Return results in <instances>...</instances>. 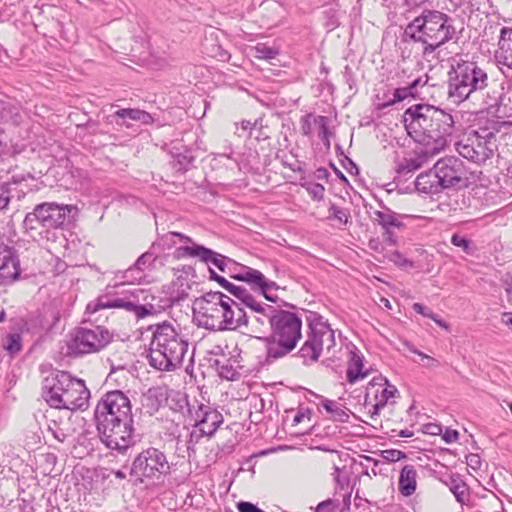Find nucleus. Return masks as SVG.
Masks as SVG:
<instances>
[{
	"label": "nucleus",
	"mask_w": 512,
	"mask_h": 512,
	"mask_svg": "<svg viewBox=\"0 0 512 512\" xmlns=\"http://www.w3.org/2000/svg\"><path fill=\"white\" fill-rule=\"evenodd\" d=\"M245 265L239 264L234 260H230L226 274L229 278L238 281V276L243 272Z\"/></svg>",
	"instance_id": "62"
},
{
	"label": "nucleus",
	"mask_w": 512,
	"mask_h": 512,
	"mask_svg": "<svg viewBox=\"0 0 512 512\" xmlns=\"http://www.w3.org/2000/svg\"><path fill=\"white\" fill-rule=\"evenodd\" d=\"M348 367L346 370V380L349 384H355L369 375V371H364L365 358L355 344L349 342Z\"/></svg>",
	"instance_id": "21"
},
{
	"label": "nucleus",
	"mask_w": 512,
	"mask_h": 512,
	"mask_svg": "<svg viewBox=\"0 0 512 512\" xmlns=\"http://www.w3.org/2000/svg\"><path fill=\"white\" fill-rule=\"evenodd\" d=\"M442 482L449 487L458 503L465 504L464 494L469 488L458 473L449 474L448 478L446 480H442Z\"/></svg>",
	"instance_id": "34"
},
{
	"label": "nucleus",
	"mask_w": 512,
	"mask_h": 512,
	"mask_svg": "<svg viewBox=\"0 0 512 512\" xmlns=\"http://www.w3.org/2000/svg\"><path fill=\"white\" fill-rule=\"evenodd\" d=\"M451 243L456 246L462 248L464 252L467 254H472L474 251L473 243L470 239L460 234H453L451 237Z\"/></svg>",
	"instance_id": "50"
},
{
	"label": "nucleus",
	"mask_w": 512,
	"mask_h": 512,
	"mask_svg": "<svg viewBox=\"0 0 512 512\" xmlns=\"http://www.w3.org/2000/svg\"><path fill=\"white\" fill-rule=\"evenodd\" d=\"M154 250L155 244H153L148 251L139 256L134 265L138 269H143V271L147 268L153 267L158 259V256Z\"/></svg>",
	"instance_id": "44"
},
{
	"label": "nucleus",
	"mask_w": 512,
	"mask_h": 512,
	"mask_svg": "<svg viewBox=\"0 0 512 512\" xmlns=\"http://www.w3.org/2000/svg\"><path fill=\"white\" fill-rule=\"evenodd\" d=\"M67 384L60 405H57L55 409H65L72 412L87 410L90 390L87 388L85 381L70 374Z\"/></svg>",
	"instance_id": "14"
},
{
	"label": "nucleus",
	"mask_w": 512,
	"mask_h": 512,
	"mask_svg": "<svg viewBox=\"0 0 512 512\" xmlns=\"http://www.w3.org/2000/svg\"><path fill=\"white\" fill-rule=\"evenodd\" d=\"M40 371L41 373L48 372V375L44 376L42 380L41 396L51 408L55 409L57 405H60L71 373L55 369L51 364L41 365Z\"/></svg>",
	"instance_id": "13"
},
{
	"label": "nucleus",
	"mask_w": 512,
	"mask_h": 512,
	"mask_svg": "<svg viewBox=\"0 0 512 512\" xmlns=\"http://www.w3.org/2000/svg\"><path fill=\"white\" fill-rule=\"evenodd\" d=\"M408 135L427 148L426 152L443 150L455 132V120L450 112L429 104H415L404 112Z\"/></svg>",
	"instance_id": "2"
},
{
	"label": "nucleus",
	"mask_w": 512,
	"mask_h": 512,
	"mask_svg": "<svg viewBox=\"0 0 512 512\" xmlns=\"http://www.w3.org/2000/svg\"><path fill=\"white\" fill-rule=\"evenodd\" d=\"M56 459L53 453H40L37 457H34L36 465L34 468V480L37 481L34 483V500L36 499V494L41 496V493L45 491L38 480V475L40 474L42 476V481L45 482L44 484L49 485L51 482L49 475L54 468Z\"/></svg>",
	"instance_id": "20"
},
{
	"label": "nucleus",
	"mask_w": 512,
	"mask_h": 512,
	"mask_svg": "<svg viewBox=\"0 0 512 512\" xmlns=\"http://www.w3.org/2000/svg\"><path fill=\"white\" fill-rule=\"evenodd\" d=\"M232 304L236 303L230 298L227 297L226 302L223 306V310L221 313V319H219V322L216 327V331H225V330H234L235 327V321L234 318V311L232 309Z\"/></svg>",
	"instance_id": "37"
},
{
	"label": "nucleus",
	"mask_w": 512,
	"mask_h": 512,
	"mask_svg": "<svg viewBox=\"0 0 512 512\" xmlns=\"http://www.w3.org/2000/svg\"><path fill=\"white\" fill-rule=\"evenodd\" d=\"M447 76V96L456 104L483 92L489 85L486 67L474 60H457L451 65Z\"/></svg>",
	"instance_id": "6"
},
{
	"label": "nucleus",
	"mask_w": 512,
	"mask_h": 512,
	"mask_svg": "<svg viewBox=\"0 0 512 512\" xmlns=\"http://www.w3.org/2000/svg\"><path fill=\"white\" fill-rule=\"evenodd\" d=\"M135 273H140V269H138L135 265L131 266L123 272H117L114 276L113 283L107 284L106 288H117L124 285H135V281L133 280V274Z\"/></svg>",
	"instance_id": "39"
},
{
	"label": "nucleus",
	"mask_w": 512,
	"mask_h": 512,
	"mask_svg": "<svg viewBox=\"0 0 512 512\" xmlns=\"http://www.w3.org/2000/svg\"><path fill=\"white\" fill-rule=\"evenodd\" d=\"M420 158L405 159L398 167V172L401 174H408L418 170L422 166Z\"/></svg>",
	"instance_id": "56"
},
{
	"label": "nucleus",
	"mask_w": 512,
	"mask_h": 512,
	"mask_svg": "<svg viewBox=\"0 0 512 512\" xmlns=\"http://www.w3.org/2000/svg\"><path fill=\"white\" fill-rule=\"evenodd\" d=\"M314 122L319 126L318 136L322 140L324 146L330 148V130L328 127L329 119L326 116L319 115L314 119Z\"/></svg>",
	"instance_id": "45"
},
{
	"label": "nucleus",
	"mask_w": 512,
	"mask_h": 512,
	"mask_svg": "<svg viewBox=\"0 0 512 512\" xmlns=\"http://www.w3.org/2000/svg\"><path fill=\"white\" fill-rule=\"evenodd\" d=\"M148 292L151 290H133L127 297H117L106 293L90 301L85 309L86 314H93L102 309H124L134 313L137 320L156 315L158 308L149 301Z\"/></svg>",
	"instance_id": "8"
},
{
	"label": "nucleus",
	"mask_w": 512,
	"mask_h": 512,
	"mask_svg": "<svg viewBox=\"0 0 512 512\" xmlns=\"http://www.w3.org/2000/svg\"><path fill=\"white\" fill-rule=\"evenodd\" d=\"M340 501L338 499L328 498L317 504L314 512H338Z\"/></svg>",
	"instance_id": "54"
},
{
	"label": "nucleus",
	"mask_w": 512,
	"mask_h": 512,
	"mask_svg": "<svg viewBox=\"0 0 512 512\" xmlns=\"http://www.w3.org/2000/svg\"><path fill=\"white\" fill-rule=\"evenodd\" d=\"M309 393L320 400V405L328 414L331 415V419L333 421L340 423L349 422V409H342L337 405L335 401L325 398L324 396L319 395L311 390H309Z\"/></svg>",
	"instance_id": "31"
},
{
	"label": "nucleus",
	"mask_w": 512,
	"mask_h": 512,
	"mask_svg": "<svg viewBox=\"0 0 512 512\" xmlns=\"http://www.w3.org/2000/svg\"><path fill=\"white\" fill-rule=\"evenodd\" d=\"M227 295L219 290H209L192 304L193 321L198 327L216 331Z\"/></svg>",
	"instance_id": "11"
},
{
	"label": "nucleus",
	"mask_w": 512,
	"mask_h": 512,
	"mask_svg": "<svg viewBox=\"0 0 512 512\" xmlns=\"http://www.w3.org/2000/svg\"><path fill=\"white\" fill-rule=\"evenodd\" d=\"M93 422L102 444L110 450L125 454L140 441L135 435L132 404L122 390H110L98 400Z\"/></svg>",
	"instance_id": "1"
},
{
	"label": "nucleus",
	"mask_w": 512,
	"mask_h": 512,
	"mask_svg": "<svg viewBox=\"0 0 512 512\" xmlns=\"http://www.w3.org/2000/svg\"><path fill=\"white\" fill-rule=\"evenodd\" d=\"M237 509L239 512H263L256 504L248 501H239L237 503Z\"/></svg>",
	"instance_id": "64"
},
{
	"label": "nucleus",
	"mask_w": 512,
	"mask_h": 512,
	"mask_svg": "<svg viewBox=\"0 0 512 512\" xmlns=\"http://www.w3.org/2000/svg\"><path fill=\"white\" fill-rule=\"evenodd\" d=\"M145 331L152 332V338L147 349L149 365L158 370L170 372L182 365L188 350V341L184 339L168 320L151 324L137 330L141 340Z\"/></svg>",
	"instance_id": "4"
},
{
	"label": "nucleus",
	"mask_w": 512,
	"mask_h": 512,
	"mask_svg": "<svg viewBox=\"0 0 512 512\" xmlns=\"http://www.w3.org/2000/svg\"><path fill=\"white\" fill-rule=\"evenodd\" d=\"M11 200L10 184L0 180V211L8 208Z\"/></svg>",
	"instance_id": "59"
},
{
	"label": "nucleus",
	"mask_w": 512,
	"mask_h": 512,
	"mask_svg": "<svg viewBox=\"0 0 512 512\" xmlns=\"http://www.w3.org/2000/svg\"><path fill=\"white\" fill-rule=\"evenodd\" d=\"M62 302L59 299H52L42 304L34 316V348L42 347L46 343L54 340L59 333L58 323L61 319Z\"/></svg>",
	"instance_id": "12"
},
{
	"label": "nucleus",
	"mask_w": 512,
	"mask_h": 512,
	"mask_svg": "<svg viewBox=\"0 0 512 512\" xmlns=\"http://www.w3.org/2000/svg\"><path fill=\"white\" fill-rule=\"evenodd\" d=\"M417 472L413 465H404L399 473L398 490L404 497L413 495L417 488Z\"/></svg>",
	"instance_id": "28"
},
{
	"label": "nucleus",
	"mask_w": 512,
	"mask_h": 512,
	"mask_svg": "<svg viewBox=\"0 0 512 512\" xmlns=\"http://www.w3.org/2000/svg\"><path fill=\"white\" fill-rule=\"evenodd\" d=\"M252 50L254 51L253 56L261 60L274 59L279 54L278 48L269 46L266 43H257Z\"/></svg>",
	"instance_id": "41"
},
{
	"label": "nucleus",
	"mask_w": 512,
	"mask_h": 512,
	"mask_svg": "<svg viewBox=\"0 0 512 512\" xmlns=\"http://www.w3.org/2000/svg\"><path fill=\"white\" fill-rule=\"evenodd\" d=\"M230 294L234 295L238 300L241 301L246 307L257 313H263L267 316L266 312L268 311L267 305L265 307L258 303L254 296H252L248 290H227Z\"/></svg>",
	"instance_id": "38"
},
{
	"label": "nucleus",
	"mask_w": 512,
	"mask_h": 512,
	"mask_svg": "<svg viewBox=\"0 0 512 512\" xmlns=\"http://www.w3.org/2000/svg\"><path fill=\"white\" fill-rule=\"evenodd\" d=\"M114 339V334L105 326L95 325L93 328L76 327L67 342V355L80 357L85 354L97 353L107 347Z\"/></svg>",
	"instance_id": "10"
},
{
	"label": "nucleus",
	"mask_w": 512,
	"mask_h": 512,
	"mask_svg": "<svg viewBox=\"0 0 512 512\" xmlns=\"http://www.w3.org/2000/svg\"><path fill=\"white\" fill-rule=\"evenodd\" d=\"M21 269L19 258H14L12 263H6L0 267V285H11L14 281L20 278Z\"/></svg>",
	"instance_id": "35"
},
{
	"label": "nucleus",
	"mask_w": 512,
	"mask_h": 512,
	"mask_svg": "<svg viewBox=\"0 0 512 512\" xmlns=\"http://www.w3.org/2000/svg\"><path fill=\"white\" fill-rule=\"evenodd\" d=\"M195 419V427H202L207 424L209 428H200V436L212 437L217 429L223 424V415L215 408L200 403L195 413L191 415Z\"/></svg>",
	"instance_id": "18"
},
{
	"label": "nucleus",
	"mask_w": 512,
	"mask_h": 512,
	"mask_svg": "<svg viewBox=\"0 0 512 512\" xmlns=\"http://www.w3.org/2000/svg\"><path fill=\"white\" fill-rule=\"evenodd\" d=\"M434 168L443 190L455 187L463 180L464 164L457 157L442 158L434 164Z\"/></svg>",
	"instance_id": "17"
},
{
	"label": "nucleus",
	"mask_w": 512,
	"mask_h": 512,
	"mask_svg": "<svg viewBox=\"0 0 512 512\" xmlns=\"http://www.w3.org/2000/svg\"><path fill=\"white\" fill-rule=\"evenodd\" d=\"M37 507V509L34 508V512L37 510H39V512H61L57 504V496L53 487L41 493L37 502Z\"/></svg>",
	"instance_id": "36"
},
{
	"label": "nucleus",
	"mask_w": 512,
	"mask_h": 512,
	"mask_svg": "<svg viewBox=\"0 0 512 512\" xmlns=\"http://www.w3.org/2000/svg\"><path fill=\"white\" fill-rule=\"evenodd\" d=\"M208 258L209 264H213L223 273L227 272V268L231 260L229 257L213 250V255L209 256Z\"/></svg>",
	"instance_id": "53"
},
{
	"label": "nucleus",
	"mask_w": 512,
	"mask_h": 512,
	"mask_svg": "<svg viewBox=\"0 0 512 512\" xmlns=\"http://www.w3.org/2000/svg\"><path fill=\"white\" fill-rule=\"evenodd\" d=\"M380 381H383V384L386 386L381 391L380 399L384 401V403H388L389 399L395 397L399 392L397 388L390 384L389 380L386 377L379 376Z\"/></svg>",
	"instance_id": "58"
},
{
	"label": "nucleus",
	"mask_w": 512,
	"mask_h": 512,
	"mask_svg": "<svg viewBox=\"0 0 512 512\" xmlns=\"http://www.w3.org/2000/svg\"><path fill=\"white\" fill-rule=\"evenodd\" d=\"M499 64L512 69V27H502L495 55Z\"/></svg>",
	"instance_id": "25"
},
{
	"label": "nucleus",
	"mask_w": 512,
	"mask_h": 512,
	"mask_svg": "<svg viewBox=\"0 0 512 512\" xmlns=\"http://www.w3.org/2000/svg\"><path fill=\"white\" fill-rule=\"evenodd\" d=\"M111 123L118 127L130 128V121L140 122L144 125H149L154 122L152 115L144 110L138 108H122L115 111L109 116Z\"/></svg>",
	"instance_id": "22"
},
{
	"label": "nucleus",
	"mask_w": 512,
	"mask_h": 512,
	"mask_svg": "<svg viewBox=\"0 0 512 512\" xmlns=\"http://www.w3.org/2000/svg\"><path fill=\"white\" fill-rule=\"evenodd\" d=\"M332 475L334 476L335 482V494H341L353 490V486L350 485V476L348 473H344V468L341 469L334 465Z\"/></svg>",
	"instance_id": "40"
},
{
	"label": "nucleus",
	"mask_w": 512,
	"mask_h": 512,
	"mask_svg": "<svg viewBox=\"0 0 512 512\" xmlns=\"http://www.w3.org/2000/svg\"><path fill=\"white\" fill-rule=\"evenodd\" d=\"M183 273L185 274V278L187 281L180 282V288L186 286V288H191L193 285H200L203 283V280L206 278V274L198 275L195 268L192 266H184Z\"/></svg>",
	"instance_id": "42"
},
{
	"label": "nucleus",
	"mask_w": 512,
	"mask_h": 512,
	"mask_svg": "<svg viewBox=\"0 0 512 512\" xmlns=\"http://www.w3.org/2000/svg\"><path fill=\"white\" fill-rule=\"evenodd\" d=\"M77 209L72 205H58L56 203H42L34 207V218L46 228H58L66 220L73 217Z\"/></svg>",
	"instance_id": "15"
},
{
	"label": "nucleus",
	"mask_w": 512,
	"mask_h": 512,
	"mask_svg": "<svg viewBox=\"0 0 512 512\" xmlns=\"http://www.w3.org/2000/svg\"><path fill=\"white\" fill-rule=\"evenodd\" d=\"M204 270L209 274V279L216 281L222 288H240L239 286L229 282L225 277L218 275L209 266L204 267Z\"/></svg>",
	"instance_id": "60"
},
{
	"label": "nucleus",
	"mask_w": 512,
	"mask_h": 512,
	"mask_svg": "<svg viewBox=\"0 0 512 512\" xmlns=\"http://www.w3.org/2000/svg\"><path fill=\"white\" fill-rule=\"evenodd\" d=\"M451 40L455 42L459 40L451 17L431 9H424L419 16L407 24L402 34V42L422 44L424 57L430 56Z\"/></svg>",
	"instance_id": "5"
},
{
	"label": "nucleus",
	"mask_w": 512,
	"mask_h": 512,
	"mask_svg": "<svg viewBox=\"0 0 512 512\" xmlns=\"http://www.w3.org/2000/svg\"><path fill=\"white\" fill-rule=\"evenodd\" d=\"M389 260L404 270H409L415 267L414 262L406 258L405 255L399 251L392 252L389 256Z\"/></svg>",
	"instance_id": "51"
},
{
	"label": "nucleus",
	"mask_w": 512,
	"mask_h": 512,
	"mask_svg": "<svg viewBox=\"0 0 512 512\" xmlns=\"http://www.w3.org/2000/svg\"><path fill=\"white\" fill-rule=\"evenodd\" d=\"M170 392L172 390L166 384L148 388L141 395L142 407L146 409L150 416L155 415L162 407L166 406L170 398Z\"/></svg>",
	"instance_id": "19"
},
{
	"label": "nucleus",
	"mask_w": 512,
	"mask_h": 512,
	"mask_svg": "<svg viewBox=\"0 0 512 512\" xmlns=\"http://www.w3.org/2000/svg\"><path fill=\"white\" fill-rule=\"evenodd\" d=\"M73 476L77 480L75 486L78 491L83 490L85 494L91 492L93 489L94 472L90 468L85 466L80 468L75 467Z\"/></svg>",
	"instance_id": "33"
},
{
	"label": "nucleus",
	"mask_w": 512,
	"mask_h": 512,
	"mask_svg": "<svg viewBox=\"0 0 512 512\" xmlns=\"http://www.w3.org/2000/svg\"><path fill=\"white\" fill-rule=\"evenodd\" d=\"M306 321L309 331H323L318 329V327H322L324 330H331L330 324L327 321H323V316L318 312L308 311Z\"/></svg>",
	"instance_id": "43"
},
{
	"label": "nucleus",
	"mask_w": 512,
	"mask_h": 512,
	"mask_svg": "<svg viewBox=\"0 0 512 512\" xmlns=\"http://www.w3.org/2000/svg\"><path fill=\"white\" fill-rule=\"evenodd\" d=\"M329 220H337L340 224L346 225L350 220V212L346 208H341L334 203L329 207Z\"/></svg>",
	"instance_id": "46"
},
{
	"label": "nucleus",
	"mask_w": 512,
	"mask_h": 512,
	"mask_svg": "<svg viewBox=\"0 0 512 512\" xmlns=\"http://www.w3.org/2000/svg\"><path fill=\"white\" fill-rule=\"evenodd\" d=\"M191 245L180 246L175 250L177 258L194 257L199 258L205 264H209V256L213 255V250L203 245L195 243L193 240Z\"/></svg>",
	"instance_id": "30"
},
{
	"label": "nucleus",
	"mask_w": 512,
	"mask_h": 512,
	"mask_svg": "<svg viewBox=\"0 0 512 512\" xmlns=\"http://www.w3.org/2000/svg\"><path fill=\"white\" fill-rule=\"evenodd\" d=\"M220 378L228 381H236L240 378V374L233 368L231 364H222L217 369Z\"/></svg>",
	"instance_id": "57"
},
{
	"label": "nucleus",
	"mask_w": 512,
	"mask_h": 512,
	"mask_svg": "<svg viewBox=\"0 0 512 512\" xmlns=\"http://www.w3.org/2000/svg\"><path fill=\"white\" fill-rule=\"evenodd\" d=\"M382 210H376L373 213V221L381 226L383 229V236L390 245L397 244V236L394 230H403L405 224L404 219H409L411 216L407 214H399L391 210L389 207L380 204Z\"/></svg>",
	"instance_id": "16"
},
{
	"label": "nucleus",
	"mask_w": 512,
	"mask_h": 512,
	"mask_svg": "<svg viewBox=\"0 0 512 512\" xmlns=\"http://www.w3.org/2000/svg\"><path fill=\"white\" fill-rule=\"evenodd\" d=\"M497 122L491 125L479 126L469 131L460 141L456 142V151L460 156L478 165H483L492 159L498 150Z\"/></svg>",
	"instance_id": "7"
},
{
	"label": "nucleus",
	"mask_w": 512,
	"mask_h": 512,
	"mask_svg": "<svg viewBox=\"0 0 512 512\" xmlns=\"http://www.w3.org/2000/svg\"><path fill=\"white\" fill-rule=\"evenodd\" d=\"M171 155L173 157V168L181 173L188 171L195 160L192 150L184 145L173 146Z\"/></svg>",
	"instance_id": "29"
},
{
	"label": "nucleus",
	"mask_w": 512,
	"mask_h": 512,
	"mask_svg": "<svg viewBox=\"0 0 512 512\" xmlns=\"http://www.w3.org/2000/svg\"><path fill=\"white\" fill-rule=\"evenodd\" d=\"M170 474V465L163 451L149 447L140 452L129 469V482L138 487L148 480L160 479Z\"/></svg>",
	"instance_id": "9"
},
{
	"label": "nucleus",
	"mask_w": 512,
	"mask_h": 512,
	"mask_svg": "<svg viewBox=\"0 0 512 512\" xmlns=\"http://www.w3.org/2000/svg\"><path fill=\"white\" fill-rule=\"evenodd\" d=\"M16 257H18V255L14 247L0 243V267L4 266L6 263H12Z\"/></svg>",
	"instance_id": "52"
},
{
	"label": "nucleus",
	"mask_w": 512,
	"mask_h": 512,
	"mask_svg": "<svg viewBox=\"0 0 512 512\" xmlns=\"http://www.w3.org/2000/svg\"><path fill=\"white\" fill-rule=\"evenodd\" d=\"M22 337L19 333H11L7 336L4 349L10 354L15 355L21 351Z\"/></svg>",
	"instance_id": "47"
},
{
	"label": "nucleus",
	"mask_w": 512,
	"mask_h": 512,
	"mask_svg": "<svg viewBox=\"0 0 512 512\" xmlns=\"http://www.w3.org/2000/svg\"><path fill=\"white\" fill-rule=\"evenodd\" d=\"M174 406L171 407L174 411L181 412L185 407L188 408L190 415H192V410L189 406L188 396L187 394L176 393V398H173Z\"/></svg>",
	"instance_id": "61"
},
{
	"label": "nucleus",
	"mask_w": 512,
	"mask_h": 512,
	"mask_svg": "<svg viewBox=\"0 0 512 512\" xmlns=\"http://www.w3.org/2000/svg\"><path fill=\"white\" fill-rule=\"evenodd\" d=\"M325 331H308L307 339L298 350L296 356L304 359V364L309 365L307 357L310 362L318 361L323 349V335Z\"/></svg>",
	"instance_id": "23"
},
{
	"label": "nucleus",
	"mask_w": 512,
	"mask_h": 512,
	"mask_svg": "<svg viewBox=\"0 0 512 512\" xmlns=\"http://www.w3.org/2000/svg\"><path fill=\"white\" fill-rule=\"evenodd\" d=\"M439 182L438 174L433 167L417 176L415 188L417 191L425 194H437L443 191L442 185Z\"/></svg>",
	"instance_id": "27"
},
{
	"label": "nucleus",
	"mask_w": 512,
	"mask_h": 512,
	"mask_svg": "<svg viewBox=\"0 0 512 512\" xmlns=\"http://www.w3.org/2000/svg\"><path fill=\"white\" fill-rule=\"evenodd\" d=\"M408 97L416 98L415 94L413 93L409 85L405 87L396 88L393 93V99L388 103L384 104V106L393 105L394 103L401 102L407 99Z\"/></svg>",
	"instance_id": "49"
},
{
	"label": "nucleus",
	"mask_w": 512,
	"mask_h": 512,
	"mask_svg": "<svg viewBox=\"0 0 512 512\" xmlns=\"http://www.w3.org/2000/svg\"><path fill=\"white\" fill-rule=\"evenodd\" d=\"M149 301L158 308L157 314L174 306L181 300L188 297L185 290H155V293L148 292Z\"/></svg>",
	"instance_id": "24"
},
{
	"label": "nucleus",
	"mask_w": 512,
	"mask_h": 512,
	"mask_svg": "<svg viewBox=\"0 0 512 512\" xmlns=\"http://www.w3.org/2000/svg\"><path fill=\"white\" fill-rule=\"evenodd\" d=\"M313 200L321 201L324 198L325 188L322 184L308 182L302 185Z\"/></svg>",
	"instance_id": "55"
},
{
	"label": "nucleus",
	"mask_w": 512,
	"mask_h": 512,
	"mask_svg": "<svg viewBox=\"0 0 512 512\" xmlns=\"http://www.w3.org/2000/svg\"><path fill=\"white\" fill-rule=\"evenodd\" d=\"M242 271L238 281L246 283L251 288H281L276 282L269 281L259 270L245 265Z\"/></svg>",
	"instance_id": "26"
},
{
	"label": "nucleus",
	"mask_w": 512,
	"mask_h": 512,
	"mask_svg": "<svg viewBox=\"0 0 512 512\" xmlns=\"http://www.w3.org/2000/svg\"><path fill=\"white\" fill-rule=\"evenodd\" d=\"M380 457H382L387 462H397L400 460L407 459V454L401 450L397 449H387V450H379L376 452Z\"/></svg>",
	"instance_id": "48"
},
{
	"label": "nucleus",
	"mask_w": 512,
	"mask_h": 512,
	"mask_svg": "<svg viewBox=\"0 0 512 512\" xmlns=\"http://www.w3.org/2000/svg\"><path fill=\"white\" fill-rule=\"evenodd\" d=\"M267 309L271 333L267 336L254 337L266 347L265 355L257 357L260 368L269 366L291 353L302 339L303 321L296 312L270 305H267Z\"/></svg>",
	"instance_id": "3"
},
{
	"label": "nucleus",
	"mask_w": 512,
	"mask_h": 512,
	"mask_svg": "<svg viewBox=\"0 0 512 512\" xmlns=\"http://www.w3.org/2000/svg\"><path fill=\"white\" fill-rule=\"evenodd\" d=\"M341 432V429L336 425H327L322 429L319 428L316 433V437L326 438V437H335L338 433Z\"/></svg>",
	"instance_id": "63"
},
{
	"label": "nucleus",
	"mask_w": 512,
	"mask_h": 512,
	"mask_svg": "<svg viewBox=\"0 0 512 512\" xmlns=\"http://www.w3.org/2000/svg\"><path fill=\"white\" fill-rule=\"evenodd\" d=\"M0 119L6 123L19 126L23 122V115L11 101L0 99Z\"/></svg>",
	"instance_id": "32"
}]
</instances>
